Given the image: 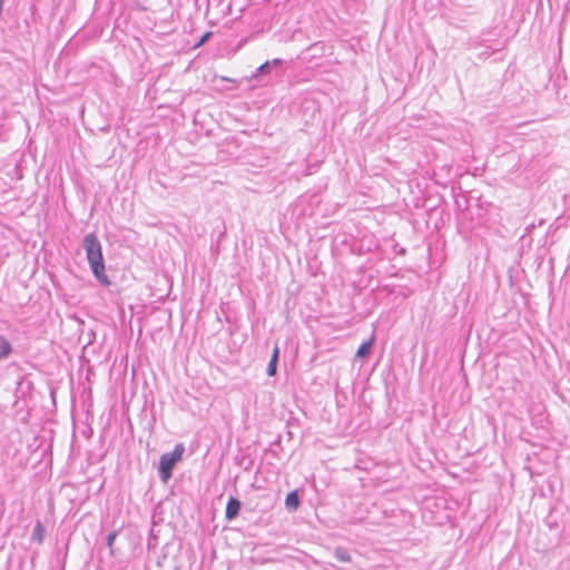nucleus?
I'll return each instance as SVG.
<instances>
[{"label": "nucleus", "mask_w": 570, "mask_h": 570, "mask_svg": "<svg viewBox=\"0 0 570 570\" xmlns=\"http://www.w3.org/2000/svg\"><path fill=\"white\" fill-rule=\"evenodd\" d=\"M83 246L92 274L100 282V284L109 286L111 282L106 274L102 247L97 236L95 234L86 235L83 238Z\"/></svg>", "instance_id": "nucleus-1"}, {"label": "nucleus", "mask_w": 570, "mask_h": 570, "mask_svg": "<svg viewBox=\"0 0 570 570\" xmlns=\"http://www.w3.org/2000/svg\"><path fill=\"white\" fill-rule=\"evenodd\" d=\"M184 451V444L179 443L175 446L171 453H165L161 455L159 461V472L164 482H167L171 476V471L176 463L181 460Z\"/></svg>", "instance_id": "nucleus-2"}, {"label": "nucleus", "mask_w": 570, "mask_h": 570, "mask_svg": "<svg viewBox=\"0 0 570 570\" xmlns=\"http://www.w3.org/2000/svg\"><path fill=\"white\" fill-rule=\"evenodd\" d=\"M240 509V502L236 498H230L226 504L225 517L233 520L237 517Z\"/></svg>", "instance_id": "nucleus-3"}, {"label": "nucleus", "mask_w": 570, "mask_h": 570, "mask_svg": "<svg viewBox=\"0 0 570 570\" xmlns=\"http://www.w3.org/2000/svg\"><path fill=\"white\" fill-rule=\"evenodd\" d=\"M374 341H375V337H374V335H372L367 341L362 343L360 345V347L357 348L355 356L363 358V357H366L367 355H370V353L372 351V346L374 344Z\"/></svg>", "instance_id": "nucleus-4"}, {"label": "nucleus", "mask_w": 570, "mask_h": 570, "mask_svg": "<svg viewBox=\"0 0 570 570\" xmlns=\"http://www.w3.org/2000/svg\"><path fill=\"white\" fill-rule=\"evenodd\" d=\"M285 505L289 510H297V508L299 507V499L296 491H292L286 495Z\"/></svg>", "instance_id": "nucleus-5"}, {"label": "nucleus", "mask_w": 570, "mask_h": 570, "mask_svg": "<svg viewBox=\"0 0 570 570\" xmlns=\"http://www.w3.org/2000/svg\"><path fill=\"white\" fill-rule=\"evenodd\" d=\"M278 355H279V348H278V346H275L272 357H271V361H269V364H268V368H267V373L271 376H274L276 374Z\"/></svg>", "instance_id": "nucleus-6"}, {"label": "nucleus", "mask_w": 570, "mask_h": 570, "mask_svg": "<svg viewBox=\"0 0 570 570\" xmlns=\"http://www.w3.org/2000/svg\"><path fill=\"white\" fill-rule=\"evenodd\" d=\"M11 353V344L10 342L0 336V358L7 357Z\"/></svg>", "instance_id": "nucleus-7"}, {"label": "nucleus", "mask_w": 570, "mask_h": 570, "mask_svg": "<svg viewBox=\"0 0 570 570\" xmlns=\"http://www.w3.org/2000/svg\"><path fill=\"white\" fill-rule=\"evenodd\" d=\"M43 532H45V529H43L42 524L40 522H38L35 527V537L37 538V541L39 543H41L43 540Z\"/></svg>", "instance_id": "nucleus-8"}, {"label": "nucleus", "mask_w": 570, "mask_h": 570, "mask_svg": "<svg viewBox=\"0 0 570 570\" xmlns=\"http://www.w3.org/2000/svg\"><path fill=\"white\" fill-rule=\"evenodd\" d=\"M336 556L341 561L344 562H348L351 560V557L346 551H337Z\"/></svg>", "instance_id": "nucleus-9"}, {"label": "nucleus", "mask_w": 570, "mask_h": 570, "mask_svg": "<svg viewBox=\"0 0 570 570\" xmlns=\"http://www.w3.org/2000/svg\"><path fill=\"white\" fill-rule=\"evenodd\" d=\"M116 532H111L108 534V538H107V546L109 547V549L112 551V546H114V542L116 540Z\"/></svg>", "instance_id": "nucleus-10"}, {"label": "nucleus", "mask_w": 570, "mask_h": 570, "mask_svg": "<svg viewBox=\"0 0 570 570\" xmlns=\"http://www.w3.org/2000/svg\"><path fill=\"white\" fill-rule=\"evenodd\" d=\"M210 36H212V32H210V31L206 32V33L202 37V39L199 40V42L197 43V47H199V46L204 45V43L209 39V37H210Z\"/></svg>", "instance_id": "nucleus-11"}, {"label": "nucleus", "mask_w": 570, "mask_h": 570, "mask_svg": "<svg viewBox=\"0 0 570 570\" xmlns=\"http://www.w3.org/2000/svg\"><path fill=\"white\" fill-rule=\"evenodd\" d=\"M268 66H269V62H268V61H266V62H264V63H263V65L257 69V71H258V72H261V73H263V72H265V71H266V69H267V67H268Z\"/></svg>", "instance_id": "nucleus-12"}, {"label": "nucleus", "mask_w": 570, "mask_h": 570, "mask_svg": "<svg viewBox=\"0 0 570 570\" xmlns=\"http://www.w3.org/2000/svg\"><path fill=\"white\" fill-rule=\"evenodd\" d=\"M222 80H224V81H233L229 77H222Z\"/></svg>", "instance_id": "nucleus-13"}, {"label": "nucleus", "mask_w": 570, "mask_h": 570, "mask_svg": "<svg viewBox=\"0 0 570 570\" xmlns=\"http://www.w3.org/2000/svg\"><path fill=\"white\" fill-rule=\"evenodd\" d=\"M281 62H282V60H281V59H274V60H273V63H281Z\"/></svg>", "instance_id": "nucleus-14"}, {"label": "nucleus", "mask_w": 570, "mask_h": 570, "mask_svg": "<svg viewBox=\"0 0 570 570\" xmlns=\"http://www.w3.org/2000/svg\"><path fill=\"white\" fill-rule=\"evenodd\" d=\"M3 0H0V13L2 12Z\"/></svg>", "instance_id": "nucleus-15"}]
</instances>
